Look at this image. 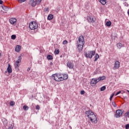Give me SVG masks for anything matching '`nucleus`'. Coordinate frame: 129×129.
<instances>
[{"label":"nucleus","instance_id":"obj_1","mask_svg":"<svg viewBox=\"0 0 129 129\" xmlns=\"http://www.w3.org/2000/svg\"><path fill=\"white\" fill-rule=\"evenodd\" d=\"M84 44H85L84 36H83V35H81L79 36L78 40L77 42V48L80 53L83 49V45H84Z\"/></svg>","mask_w":129,"mask_h":129},{"label":"nucleus","instance_id":"obj_2","mask_svg":"<svg viewBox=\"0 0 129 129\" xmlns=\"http://www.w3.org/2000/svg\"><path fill=\"white\" fill-rule=\"evenodd\" d=\"M86 114L87 115V117H90V116H93V122L94 123H96L97 122V118H96V115L94 114V113L91 110L86 111L85 112Z\"/></svg>","mask_w":129,"mask_h":129},{"label":"nucleus","instance_id":"obj_3","mask_svg":"<svg viewBox=\"0 0 129 129\" xmlns=\"http://www.w3.org/2000/svg\"><path fill=\"white\" fill-rule=\"evenodd\" d=\"M62 74H54L51 76V78L57 81V82H60L62 81Z\"/></svg>","mask_w":129,"mask_h":129},{"label":"nucleus","instance_id":"obj_4","mask_svg":"<svg viewBox=\"0 0 129 129\" xmlns=\"http://www.w3.org/2000/svg\"><path fill=\"white\" fill-rule=\"evenodd\" d=\"M94 55H95V50L88 51V52H84V56L86 58L92 59V57Z\"/></svg>","mask_w":129,"mask_h":129},{"label":"nucleus","instance_id":"obj_5","mask_svg":"<svg viewBox=\"0 0 129 129\" xmlns=\"http://www.w3.org/2000/svg\"><path fill=\"white\" fill-rule=\"evenodd\" d=\"M29 29L30 30H36L38 29V23L35 21H32L29 23Z\"/></svg>","mask_w":129,"mask_h":129},{"label":"nucleus","instance_id":"obj_6","mask_svg":"<svg viewBox=\"0 0 129 129\" xmlns=\"http://www.w3.org/2000/svg\"><path fill=\"white\" fill-rule=\"evenodd\" d=\"M41 2H42V0H29L30 4H31V6L33 8L36 7V5L39 6V5H40V4L41 3Z\"/></svg>","mask_w":129,"mask_h":129},{"label":"nucleus","instance_id":"obj_7","mask_svg":"<svg viewBox=\"0 0 129 129\" xmlns=\"http://www.w3.org/2000/svg\"><path fill=\"white\" fill-rule=\"evenodd\" d=\"M124 112V111L122 109H118L116 111V114H115V116L116 118H118V117H120L121 115H122V113Z\"/></svg>","mask_w":129,"mask_h":129},{"label":"nucleus","instance_id":"obj_8","mask_svg":"<svg viewBox=\"0 0 129 129\" xmlns=\"http://www.w3.org/2000/svg\"><path fill=\"white\" fill-rule=\"evenodd\" d=\"M87 21L88 23H91L92 24H94L96 21V18H93V17L88 16Z\"/></svg>","mask_w":129,"mask_h":129},{"label":"nucleus","instance_id":"obj_9","mask_svg":"<svg viewBox=\"0 0 129 129\" xmlns=\"http://www.w3.org/2000/svg\"><path fill=\"white\" fill-rule=\"evenodd\" d=\"M67 67L70 69H73L74 67V63L73 62H71V61H68L67 63Z\"/></svg>","mask_w":129,"mask_h":129},{"label":"nucleus","instance_id":"obj_10","mask_svg":"<svg viewBox=\"0 0 129 129\" xmlns=\"http://www.w3.org/2000/svg\"><path fill=\"white\" fill-rule=\"evenodd\" d=\"M9 22L12 25H15V23H17V19L16 18H11L9 20Z\"/></svg>","mask_w":129,"mask_h":129},{"label":"nucleus","instance_id":"obj_11","mask_svg":"<svg viewBox=\"0 0 129 129\" xmlns=\"http://www.w3.org/2000/svg\"><path fill=\"white\" fill-rule=\"evenodd\" d=\"M7 72H8L9 74H11L12 72H13V70L12 69V67L11 64H9L8 67L7 68Z\"/></svg>","mask_w":129,"mask_h":129},{"label":"nucleus","instance_id":"obj_12","mask_svg":"<svg viewBox=\"0 0 129 129\" xmlns=\"http://www.w3.org/2000/svg\"><path fill=\"white\" fill-rule=\"evenodd\" d=\"M63 77H62L61 81H63L64 80H67L68 79V74H62Z\"/></svg>","mask_w":129,"mask_h":129},{"label":"nucleus","instance_id":"obj_13","mask_svg":"<svg viewBox=\"0 0 129 129\" xmlns=\"http://www.w3.org/2000/svg\"><path fill=\"white\" fill-rule=\"evenodd\" d=\"M120 65V63L118 61H116L114 63V67L116 69H118L119 68V66Z\"/></svg>","mask_w":129,"mask_h":129},{"label":"nucleus","instance_id":"obj_14","mask_svg":"<svg viewBox=\"0 0 129 129\" xmlns=\"http://www.w3.org/2000/svg\"><path fill=\"white\" fill-rule=\"evenodd\" d=\"M21 46L20 45H17L15 47V51L16 52H17L18 53H19V52H20V51H21Z\"/></svg>","mask_w":129,"mask_h":129},{"label":"nucleus","instance_id":"obj_15","mask_svg":"<svg viewBox=\"0 0 129 129\" xmlns=\"http://www.w3.org/2000/svg\"><path fill=\"white\" fill-rule=\"evenodd\" d=\"M54 18V16L52 14H49L47 16V20H49V21H51V20H52Z\"/></svg>","mask_w":129,"mask_h":129},{"label":"nucleus","instance_id":"obj_16","mask_svg":"<svg viewBox=\"0 0 129 129\" xmlns=\"http://www.w3.org/2000/svg\"><path fill=\"white\" fill-rule=\"evenodd\" d=\"M91 84H93V85H95L97 84L96 81L95 79H92L91 81Z\"/></svg>","mask_w":129,"mask_h":129},{"label":"nucleus","instance_id":"obj_17","mask_svg":"<svg viewBox=\"0 0 129 129\" xmlns=\"http://www.w3.org/2000/svg\"><path fill=\"white\" fill-rule=\"evenodd\" d=\"M98 58H99V55H98V54L96 53L95 56V59L94 60V61L96 62V61H97Z\"/></svg>","mask_w":129,"mask_h":129},{"label":"nucleus","instance_id":"obj_18","mask_svg":"<svg viewBox=\"0 0 129 129\" xmlns=\"http://www.w3.org/2000/svg\"><path fill=\"white\" fill-rule=\"evenodd\" d=\"M47 59L48 60H53V56L51 54H48L47 56Z\"/></svg>","mask_w":129,"mask_h":129},{"label":"nucleus","instance_id":"obj_19","mask_svg":"<svg viewBox=\"0 0 129 129\" xmlns=\"http://www.w3.org/2000/svg\"><path fill=\"white\" fill-rule=\"evenodd\" d=\"M105 25L107 27H110L111 26V21H107Z\"/></svg>","mask_w":129,"mask_h":129},{"label":"nucleus","instance_id":"obj_20","mask_svg":"<svg viewBox=\"0 0 129 129\" xmlns=\"http://www.w3.org/2000/svg\"><path fill=\"white\" fill-rule=\"evenodd\" d=\"M99 2L103 5H104L105 4H106V0H100Z\"/></svg>","mask_w":129,"mask_h":129},{"label":"nucleus","instance_id":"obj_21","mask_svg":"<svg viewBox=\"0 0 129 129\" xmlns=\"http://www.w3.org/2000/svg\"><path fill=\"white\" fill-rule=\"evenodd\" d=\"M55 55H58L60 53V50L59 49H55L54 51Z\"/></svg>","mask_w":129,"mask_h":129},{"label":"nucleus","instance_id":"obj_22","mask_svg":"<svg viewBox=\"0 0 129 129\" xmlns=\"http://www.w3.org/2000/svg\"><path fill=\"white\" fill-rule=\"evenodd\" d=\"M106 89V87L105 86H102L100 88V91H104Z\"/></svg>","mask_w":129,"mask_h":129},{"label":"nucleus","instance_id":"obj_23","mask_svg":"<svg viewBox=\"0 0 129 129\" xmlns=\"http://www.w3.org/2000/svg\"><path fill=\"white\" fill-rule=\"evenodd\" d=\"M16 38H17V35L13 34L11 36V39L12 40H16Z\"/></svg>","mask_w":129,"mask_h":129},{"label":"nucleus","instance_id":"obj_24","mask_svg":"<svg viewBox=\"0 0 129 129\" xmlns=\"http://www.w3.org/2000/svg\"><path fill=\"white\" fill-rule=\"evenodd\" d=\"M105 76H102V77H99V79L100 80V81L104 80L105 79Z\"/></svg>","mask_w":129,"mask_h":129},{"label":"nucleus","instance_id":"obj_25","mask_svg":"<svg viewBox=\"0 0 129 129\" xmlns=\"http://www.w3.org/2000/svg\"><path fill=\"white\" fill-rule=\"evenodd\" d=\"M24 110H29V107L27 105L23 106Z\"/></svg>","mask_w":129,"mask_h":129},{"label":"nucleus","instance_id":"obj_26","mask_svg":"<svg viewBox=\"0 0 129 129\" xmlns=\"http://www.w3.org/2000/svg\"><path fill=\"white\" fill-rule=\"evenodd\" d=\"M117 47L120 49L121 47H122V44L120 43H118L117 44Z\"/></svg>","mask_w":129,"mask_h":129},{"label":"nucleus","instance_id":"obj_27","mask_svg":"<svg viewBox=\"0 0 129 129\" xmlns=\"http://www.w3.org/2000/svg\"><path fill=\"white\" fill-rule=\"evenodd\" d=\"M20 67V64H15V69L19 71V67Z\"/></svg>","mask_w":129,"mask_h":129},{"label":"nucleus","instance_id":"obj_28","mask_svg":"<svg viewBox=\"0 0 129 129\" xmlns=\"http://www.w3.org/2000/svg\"><path fill=\"white\" fill-rule=\"evenodd\" d=\"M16 103L14 101H10V104L11 106H14L15 105Z\"/></svg>","mask_w":129,"mask_h":129},{"label":"nucleus","instance_id":"obj_29","mask_svg":"<svg viewBox=\"0 0 129 129\" xmlns=\"http://www.w3.org/2000/svg\"><path fill=\"white\" fill-rule=\"evenodd\" d=\"M114 96V93H113L111 95V96H110V98H109L110 101H111V100H112V98H113Z\"/></svg>","mask_w":129,"mask_h":129},{"label":"nucleus","instance_id":"obj_30","mask_svg":"<svg viewBox=\"0 0 129 129\" xmlns=\"http://www.w3.org/2000/svg\"><path fill=\"white\" fill-rule=\"evenodd\" d=\"M88 118H90V120L92 122H93V120H94L93 119V118H94V117L93 116H90V117H88Z\"/></svg>","mask_w":129,"mask_h":129},{"label":"nucleus","instance_id":"obj_31","mask_svg":"<svg viewBox=\"0 0 129 129\" xmlns=\"http://www.w3.org/2000/svg\"><path fill=\"white\" fill-rule=\"evenodd\" d=\"M2 9L4 10V11H8V10H9V8H8V7H6V6H2Z\"/></svg>","mask_w":129,"mask_h":129},{"label":"nucleus","instance_id":"obj_32","mask_svg":"<svg viewBox=\"0 0 129 129\" xmlns=\"http://www.w3.org/2000/svg\"><path fill=\"white\" fill-rule=\"evenodd\" d=\"M18 2L20 4H22V3H25V2H26V0H18Z\"/></svg>","mask_w":129,"mask_h":129},{"label":"nucleus","instance_id":"obj_33","mask_svg":"<svg viewBox=\"0 0 129 129\" xmlns=\"http://www.w3.org/2000/svg\"><path fill=\"white\" fill-rule=\"evenodd\" d=\"M40 108H41V107H40V106L39 105H37L36 106V109H37V110H39Z\"/></svg>","mask_w":129,"mask_h":129},{"label":"nucleus","instance_id":"obj_34","mask_svg":"<svg viewBox=\"0 0 129 129\" xmlns=\"http://www.w3.org/2000/svg\"><path fill=\"white\" fill-rule=\"evenodd\" d=\"M95 80H96V83L97 84L98 83L99 81H100V80H99V78H95Z\"/></svg>","mask_w":129,"mask_h":129},{"label":"nucleus","instance_id":"obj_35","mask_svg":"<svg viewBox=\"0 0 129 129\" xmlns=\"http://www.w3.org/2000/svg\"><path fill=\"white\" fill-rule=\"evenodd\" d=\"M120 93H121V91H119L115 94V96H117V95H118V94H120Z\"/></svg>","mask_w":129,"mask_h":129},{"label":"nucleus","instance_id":"obj_36","mask_svg":"<svg viewBox=\"0 0 129 129\" xmlns=\"http://www.w3.org/2000/svg\"><path fill=\"white\" fill-rule=\"evenodd\" d=\"M112 105H113L114 107H116V104L115 103V102H112Z\"/></svg>","mask_w":129,"mask_h":129},{"label":"nucleus","instance_id":"obj_37","mask_svg":"<svg viewBox=\"0 0 129 129\" xmlns=\"http://www.w3.org/2000/svg\"><path fill=\"white\" fill-rule=\"evenodd\" d=\"M85 93V91L84 90H82V91H81V92H80V94H81L82 95H83Z\"/></svg>","mask_w":129,"mask_h":129},{"label":"nucleus","instance_id":"obj_38","mask_svg":"<svg viewBox=\"0 0 129 129\" xmlns=\"http://www.w3.org/2000/svg\"><path fill=\"white\" fill-rule=\"evenodd\" d=\"M20 62H22V61L21 60H20L19 59H18L17 60H16L15 64H20Z\"/></svg>","mask_w":129,"mask_h":129},{"label":"nucleus","instance_id":"obj_39","mask_svg":"<svg viewBox=\"0 0 129 129\" xmlns=\"http://www.w3.org/2000/svg\"><path fill=\"white\" fill-rule=\"evenodd\" d=\"M68 43V41L67 40H64L62 42V44L63 45H65V44H67Z\"/></svg>","mask_w":129,"mask_h":129},{"label":"nucleus","instance_id":"obj_40","mask_svg":"<svg viewBox=\"0 0 129 129\" xmlns=\"http://www.w3.org/2000/svg\"><path fill=\"white\" fill-rule=\"evenodd\" d=\"M125 129H129V124H126L125 126Z\"/></svg>","mask_w":129,"mask_h":129},{"label":"nucleus","instance_id":"obj_41","mask_svg":"<svg viewBox=\"0 0 129 129\" xmlns=\"http://www.w3.org/2000/svg\"><path fill=\"white\" fill-rule=\"evenodd\" d=\"M125 115H128V117L129 118V110L125 113Z\"/></svg>","mask_w":129,"mask_h":129},{"label":"nucleus","instance_id":"obj_42","mask_svg":"<svg viewBox=\"0 0 129 129\" xmlns=\"http://www.w3.org/2000/svg\"><path fill=\"white\" fill-rule=\"evenodd\" d=\"M18 60L22 61V56H19V57H18Z\"/></svg>","mask_w":129,"mask_h":129},{"label":"nucleus","instance_id":"obj_43","mask_svg":"<svg viewBox=\"0 0 129 129\" xmlns=\"http://www.w3.org/2000/svg\"><path fill=\"white\" fill-rule=\"evenodd\" d=\"M3 3H4V1H2V0H0V5H2Z\"/></svg>","mask_w":129,"mask_h":129},{"label":"nucleus","instance_id":"obj_44","mask_svg":"<svg viewBox=\"0 0 129 129\" xmlns=\"http://www.w3.org/2000/svg\"><path fill=\"white\" fill-rule=\"evenodd\" d=\"M8 129H14V127L12 126L9 127V128Z\"/></svg>","mask_w":129,"mask_h":129},{"label":"nucleus","instance_id":"obj_45","mask_svg":"<svg viewBox=\"0 0 129 129\" xmlns=\"http://www.w3.org/2000/svg\"><path fill=\"white\" fill-rule=\"evenodd\" d=\"M30 70H31V68H28V69H27V71H30Z\"/></svg>","mask_w":129,"mask_h":129},{"label":"nucleus","instance_id":"obj_46","mask_svg":"<svg viewBox=\"0 0 129 129\" xmlns=\"http://www.w3.org/2000/svg\"><path fill=\"white\" fill-rule=\"evenodd\" d=\"M49 10L48 8H46L45 12H48V10Z\"/></svg>","mask_w":129,"mask_h":129},{"label":"nucleus","instance_id":"obj_47","mask_svg":"<svg viewBox=\"0 0 129 129\" xmlns=\"http://www.w3.org/2000/svg\"><path fill=\"white\" fill-rule=\"evenodd\" d=\"M21 57H23L24 56V53H22L21 55H20Z\"/></svg>","mask_w":129,"mask_h":129},{"label":"nucleus","instance_id":"obj_48","mask_svg":"<svg viewBox=\"0 0 129 129\" xmlns=\"http://www.w3.org/2000/svg\"><path fill=\"white\" fill-rule=\"evenodd\" d=\"M96 74H97V73L96 72L94 73V75H96Z\"/></svg>","mask_w":129,"mask_h":129},{"label":"nucleus","instance_id":"obj_49","mask_svg":"<svg viewBox=\"0 0 129 129\" xmlns=\"http://www.w3.org/2000/svg\"><path fill=\"white\" fill-rule=\"evenodd\" d=\"M50 65H53V63L52 62H50Z\"/></svg>","mask_w":129,"mask_h":129},{"label":"nucleus","instance_id":"obj_50","mask_svg":"<svg viewBox=\"0 0 129 129\" xmlns=\"http://www.w3.org/2000/svg\"><path fill=\"white\" fill-rule=\"evenodd\" d=\"M5 73V74H6V73H8V71H6Z\"/></svg>","mask_w":129,"mask_h":129},{"label":"nucleus","instance_id":"obj_51","mask_svg":"<svg viewBox=\"0 0 129 129\" xmlns=\"http://www.w3.org/2000/svg\"><path fill=\"white\" fill-rule=\"evenodd\" d=\"M44 27V25H41V27L43 29V27Z\"/></svg>","mask_w":129,"mask_h":129},{"label":"nucleus","instance_id":"obj_52","mask_svg":"<svg viewBox=\"0 0 129 129\" xmlns=\"http://www.w3.org/2000/svg\"><path fill=\"white\" fill-rule=\"evenodd\" d=\"M1 56H2V53H1V52H0V57H1Z\"/></svg>","mask_w":129,"mask_h":129},{"label":"nucleus","instance_id":"obj_53","mask_svg":"<svg viewBox=\"0 0 129 129\" xmlns=\"http://www.w3.org/2000/svg\"><path fill=\"white\" fill-rule=\"evenodd\" d=\"M60 58H62V55H60Z\"/></svg>","mask_w":129,"mask_h":129},{"label":"nucleus","instance_id":"obj_54","mask_svg":"<svg viewBox=\"0 0 129 129\" xmlns=\"http://www.w3.org/2000/svg\"><path fill=\"white\" fill-rule=\"evenodd\" d=\"M111 38H113V37L112 36V35H111Z\"/></svg>","mask_w":129,"mask_h":129},{"label":"nucleus","instance_id":"obj_55","mask_svg":"<svg viewBox=\"0 0 129 129\" xmlns=\"http://www.w3.org/2000/svg\"><path fill=\"white\" fill-rule=\"evenodd\" d=\"M127 92H128V93H129V91L128 90H127Z\"/></svg>","mask_w":129,"mask_h":129}]
</instances>
